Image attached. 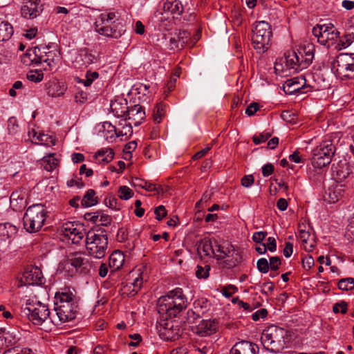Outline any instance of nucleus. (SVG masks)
Returning a JSON list of instances; mask_svg holds the SVG:
<instances>
[{"label":"nucleus","mask_w":354,"mask_h":354,"mask_svg":"<svg viewBox=\"0 0 354 354\" xmlns=\"http://www.w3.org/2000/svg\"><path fill=\"white\" fill-rule=\"evenodd\" d=\"M299 238L304 244V248L306 251H311L315 245V238L311 236L309 232L306 231L299 225Z\"/></svg>","instance_id":"nucleus-26"},{"label":"nucleus","mask_w":354,"mask_h":354,"mask_svg":"<svg viewBox=\"0 0 354 354\" xmlns=\"http://www.w3.org/2000/svg\"><path fill=\"white\" fill-rule=\"evenodd\" d=\"M313 34L320 44L327 48L334 46L335 48L339 37V32L330 23L317 25L313 28Z\"/></svg>","instance_id":"nucleus-10"},{"label":"nucleus","mask_w":354,"mask_h":354,"mask_svg":"<svg viewBox=\"0 0 354 354\" xmlns=\"http://www.w3.org/2000/svg\"><path fill=\"white\" fill-rule=\"evenodd\" d=\"M132 132L133 130L131 125L124 124V125H122V129L118 127V134H117V137L131 136Z\"/></svg>","instance_id":"nucleus-55"},{"label":"nucleus","mask_w":354,"mask_h":354,"mask_svg":"<svg viewBox=\"0 0 354 354\" xmlns=\"http://www.w3.org/2000/svg\"><path fill=\"white\" fill-rule=\"evenodd\" d=\"M353 40L354 37L352 35H344L342 39L339 37L338 43L335 45V49L342 50L343 48H346L353 42Z\"/></svg>","instance_id":"nucleus-40"},{"label":"nucleus","mask_w":354,"mask_h":354,"mask_svg":"<svg viewBox=\"0 0 354 354\" xmlns=\"http://www.w3.org/2000/svg\"><path fill=\"white\" fill-rule=\"evenodd\" d=\"M187 298L183 290L176 288L158 299V310L160 314H166L169 317H174L187 307Z\"/></svg>","instance_id":"nucleus-4"},{"label":"nucleus","mask_w":354,"mask_h":354,"mask_svg":"<svg viewBox=\"0 0 354 354\" xmlns=\"http://www.w3.org/2000/svg\"><path fill=\"white\" fill-rule=\"evenodd\" d=\"M95 30L101 35L114 39L120 38L125 32L123 19L114 11L101 13L95 22Z\"/></svg>","instance_id":"nucleus-3"},{"label":"nucleus","mask_w":354,"mask_h":354,"mask_svg":"<svg viewBox=\"0 0 354 354\" xmlns=\"http://www.w3.org/2000/svg\"><path fill=\"white\" fill-rule=\"evenodd\" d=\"M10 205L14 209H21L25 201H24V193L21 190L14 191L10 196Z\"/></svg>","instance_id":"nucleus-30"},{"label":"nucleus","mask_w":354,"mask_h":354,"mask_svg":"<svg viewBox=\"0 0 354 354\" xmlns=\"http://www.w3.org/2000/svg\"><path fill=\"white\" fill-rule=\"evenodd\" d=\"M12 34V26L8 21H0V42L8 40Z\"/></svg>","instance_id":"nucleus-32"},{"label":"nucleus","mask_w":354,"mask_h":354,"mask_svg":"<svg viewBox=\"0 0 354 354\" xmlns=\"http://www.w3.org/2000/svg\"><path fill=\"white\" fill-rule=\"evenodd\" d=\"M114 156V152L111 148L102 149L94 156L99 163H108L111 162Z\"/></svg>","instance_id":"nucleus-31"},{"label":"nucleus","mask_w":354,"mask_h":354,"mask_svg":"<svg viewBox=\"0 0 354 354\" xmlns=\"http://www.w3.org/2000/svg\"><path fill=\"white\" fill-rule=\"evenodd\" d=\"M281 265V260L279 257H272L269 259V267L272 271L279 270Z\"/></svg>","instance_id":"nucleus-54"},{"label":"nucleus","mask_w":354,"mask_h":354,"mask_svg":"<svg viewBox=\"0 0 354 354\" xmlns=\"http://www.w3.org/2000/svg\"><path fill=\"white\" fill-rule=\"evenodd\" d=\"M44 78V75L41 71H31L27 74V79L31 82H39Z\"/></svg>","instance_id":"nucleus-50"},{"label":"nucleus","mask_w":354,"mask_h":354,"mask_svg":"<svg viewBox=\"0 0 354 354\" xmlns=\"http://www.w3.org/2000/svg\"><path fill=\"white\" fill-rule=\"evenodd\" d=\"M112 218L106 214H101L98 218V224L103 226H107L111 224Z\"/></svg>","instance_id":"nucleus-64"},{"label":"nucleus","mask_w":354,"mask_h":354,"mask_svg":"<svg viewBox=\"0 0 354 354\" xmlns=\"http://www.w3.org/2000/svg\"><path fill=\"white\" fill-rule=\"evenodd\" d=\"M338 288L342 290H353L354 279L352 277L341 279L338 282Z\"/></svg>","instance_id":"nucleus-43"},{"label":"nucleus","mask_w":354,"mask_h":354,"mask_svg":"<svg viewBox=\"0 0 354 354\" xmlns=\"http://www.w3.org/2000/svg\"><path fill=\"white\" fill-rule=\"evenodd\" d=\"M285 64L288 69L293 70L294 72L301 71V59L295 51H288L284 54Z\"/></svg>","instance_id":"nucleus-20"},{"label":"nucleus","mask_w":354,"mask_h":354,"mask_svg":"<svg viewBox=\"0 0 354 354\" xmlns=\"http://www.w3.org/2000/svg\"><path fill=\"white\" fill-rule=\"evenodd\" d=\"M17 229L15 226L9 223L0 224V240L6 241L14 237L17 234Z\"/></svg>","instance_id":"nucleus-28"},{"label":"nucleus","mask_w":354,"mask_h":354,"mask_svg":"<svg viewBox=\"0 0 354 354\" xmlns=\"http://www.w3.org/2000/svg\"><path fill=\"white\" fill-rule=\"evenodd\" d=\"M43 10L41 0H28L21 8V15L26 19H34Z\"/></svg>","instance_id":"nucleus-17"},{"label":"nucleus","mask_w":354,"mask_h":354,"mask_svg":"<svg viewBox=\"0 0 354 354\" xmlns=\"http://www.w3.org/2000/svg\"><path fill=\"white\" fill-rule=\"evenodd\" d=\"M47 211L44 205L34 204L26 209L24 217V227L26 232L35 233L39 231L44 225Z\"/></svg>","instance_id":"nucleus-7"},{"label":"nucleus","mask_w":354,"mask_h":354,"mask_svg":"<svg viewBox=\"0 0 354 354\" xmlns=\"http://www.w3.org/2000/svg\"><path fill=\"white\" fill-rule=\"evenodd\" d=\"M133 196V191L127 186H120L118 189V197L122 200H128Z\"/></svg>","instance_id":"nucleus-47"},{"label":"nucleus","mask_w":354,"mask_h":354,"mask_svg":"<svg viewBox=\"0 0 354 354\" xmlns=\"http://www.w3.org/2000/svg\"><path fill=\"white\" fill-rule=\"evenodd\" d=\"M64 89L62 88L59 83H53L48 88V94L51 97H58L64 94Z\"/></svg>","instance_id":"nucleus-44"},{"label":"nucleus","mask_w":354,"mask_h":354,"mask_svg":"<svg viewBox=\"0 0 354 354\" xmlns=\"http://www.w3.org/2000/svg\"><path fill=\"white\" fill-rule=\"evenodd\" d=\"M260 105L257 102L251 103L246 109L245 113L248 116H252L254 115L258 110H259Z\"/></svg>","instance_id":"nucleus-59"},{"label":"nucleus","mask_w":354,"mask_h":354,"mask_svg":"<svg viewBox=\"0 0 354 354\" xmlns=\"http://www.w3.org/2000/svg\"><path fill=\"white\" fill-rule=\"evenodd\" d=\"M257 267L261 273H267L269 271V262L266 258H261L257 261Z\"/></svg>","instance_id":"nucleus-51"},{"label":"nucleus","mask_w":354,"mask_h":354,"mask_svg":"<svg viewBox=\"0 0 354 354\" xmlns=\"http://www.w3.org/2000/svg\"><path fill=\"white\" fill-rule=\"evenodd\" d=\"M207 300H196L194 303V310L191 313L193 315H196L197 317H200L207 310Z\"/></svg>","instance_id":"nucleus-35"},{"label":"nucleus","mask_w":354,"mask_h":354,"mask_svg":"<svg viewBox=\"0 0 354 354\" xmlns=\"http://www.w3.org/2000/svg\"><path fill=\"white\" fill-rule=\"evenodd\" d=\"M99 77V74L97 72L88 71L86 74V79H80V77H75V80L77 83H82L84 86H89L94 80Z\"/></svg>","instance_id":"nucleus-42"},{"label":"nucleus","mask_w":354,"mask_h":354,"mask_svg":"<svg viewBox=\"0 0 354 354\" xmlns=\"http://www.w3.org/2000/svg\"><path fill=\"white\" fill-rule=\"evenodd\" d=\"M97 197L95 196V190L90 189H88L83 198L82 199L81 203L84 207H91L97 203Z\"/></svg>","instance_id":"nucleus-33"},{"label":"nucleus","mask_w":354,"mask_h":354,"mask_svg":"<svg viewBox=\"0 0 354 354\" xmlns=\"http://www.w3.org/2000/svg\"><path fill=\"white\" fill-rule=\"evenodd\" d=\"M40 47L28 49L21 58V62L26 66L39 64Z\"/></svg>","instance_id":"nucleus-24"},{"label":"nucleus","mask_w":354,"mask_h":354,"mask_svg":"<svg viewBox=\"0 0 354 354\" xmlns=\"http://www.w3.org/2000/svg\"><path fill=\"white\" fill-rule=\"evenodd\" d=\"M124 257L120 252H113L109 257V266L114 270H118L123 264Z\"/></svg>","instance_id":"nucleus-34"},{"label":"nucleus","mask_w":354,"mask_h":354,"mask_svg":"<svg viewBox=\"0 0 354 354\" xmlns=\"http://www.w3.org/2000/svg\"><path fill=\"white\" fill-rule=\"evenodd\" d=\"M154 213L156 214V218L158 221L162 220L167 215V211L163 205L157 207L155 209Z\"/></svg>","instance_id":"nucleus-60"},{"label":"nucleus","mask_w":354,"mask_h":354,"mask_svg":"<svg viewBox=\"0 0 354 354\" xmlns=\"http://www.w3.org/2000/svg\"><path fill=\"white\" fill-rule=\"evenodd\" d=\"M74 292V290L66 288L55 295L54 310L58 320L62 323L71 321L75 318L77 301Z\"/></svg>","instance_id":"nucleus-2"},{"label":"nucleus","mask_w":354,"mask_h":354,"mask_svg":"<svg viewBox=\"0 0 354 354\" xmlns=\"http://www.w3.org/2000/svg\"><path fill=\"white\" fill-rule=\"evenodd\" d=\"M33 139L37 140V143L41 145H48L50 142H51L53 145H55V142H53L52 138L47 134L41 133H38L33 131Z\"/></svg>","instance_id":"nucleus-45"},{"label":"nucleus","mask_w":354,"mask_h":354,"mask_svg":"<svg viewBox=\"0 0 354 354\" xmlns=\"http://www.w3.org/2000/svg\"><path fill=\"white\" fill-rule=\"evenodd\" d=\"M160 335L165 340L174 341L180 336V328L177 326L174 327V324L170 326L169 323H167L163 330H161Z\"/></svg>","instance_id":"nucleus-25"},{"label":"nucleus","mask_w":354,"mask_h":354,"mask_svg":"<svg viewBox=\"0 0 354 354\" xmlns=\"http://www.w3.org/2000/svg\"><path fill=\"white\" fill-rule=\"evenodd\" d=\"M92 268V262L85 252L68 253L59 263L58 269L73 276L76 273L87 274Z\"/></svg>","instance_id":"nucleus-5"},{"label":"nucleus","mask_w":354,"mask_h":354,"mask_svg":"<svg viewBox=\"0 0 354 354\" xmlns=\"http://www.w3.org/2000/svg\"><path fill=\"white\" fill-rule=\"evenodd\" d=\"M143 283V279L141 273H138L132 282L127 283L124 288L129 292L128 295L134 296L140 290Z\"/></svg>","instance_id":"nucleus-29"},{"label":"nucleus","mask_w":354,"mask_h":354,"mask_svg":"<svg viewBox=\"0 0 354 354\" xmlns=\"http://www.w3.org/2000/svg\"><path fill=\"white\" fill-rule=\"evenodd\" d=\"M197 252L202 258L214 257L218 260L226 259L223 263L227 268H232L241 261V256L231 245L227 247L220 245L215 239H203L199 242Z\"/></svg>","instance_id":"nucleus-1"},{"label":"nucleus","mask_w":354,"mask_h":354,"mask_svg":"<svg viewBox=\"0 0 354 354\" xmlns=\"http://www.w3.org/2000/svg\"><path fill=\"white\" fill-rule=\"evenodd\" d=\"M178 35L177 32L175 33L174 36L171 37L169 39V46L171 49H179L183 48V46L180 41H178Z\"/></svg>","instance_id":"nucleus-58"},{"label":"nucleus","mask_w":354,"mask_h":354,"mask_svg":"<svg viewBox=\"0 0 354 354\" xmlns=\"http://www.w3.org/2000/svg\"><path fill=\"white\" fill-rule=\"evenodd\" d=\"M271 133L269 132H263L261 133L259 136H254L252 138V140L254 144L259 145L262 142H266L270 137H271Z\"/></svg>","instance_id":"nucleus-56"},{"label":"nucleus","mask_w":354,"mask_h":354,"mask_svg":"<svg viewBox=\"0 0 354 354\" xmlns=\"http://www.w3.org/2000/svg\"><path fill=\"white\" fill-rule=\"evenodd\" d=\"M165 114V105L162 102L156 104L153 109V121L158 124L160 123Z\"/></svg>","instance_id":"nucleus-38"},{"label":"nucleus","mask_w":354,"mask_h":354,"mask_svg":"<svg viewBox=\"0 0 354 354\" xmlns=\"http://www.w3.org/2000/svg\"><path fill=\"white\" fill-rule=\"evenodd\" d=\"M178 35V41H180L183 46L184 47V46L187 44L189 38H190V33L188 32L186 30H179L178 32H177Z\"/></svg>","instance_id":"nucleus-57"},{"label":"nucleus","mask_w":354,"mask_h":354,"mask_svg":"<svg viewBox=\"0 0 354 354\" xmlns=\"http://www.w3.org/2000/svg\"><path fill=\"white\" fill-rule=\"evenodd\" d=\"M257 344L250 341L242 340L236 342L230 349V354H258Z\"/></svg>","instance_id":"nucleus-19"},{"label":"nucleus","mask_w":354,"mask_h":354,"mask_svg":"<svg viewBox=\"0 0 354 354\" xmlns=\"http://www.w3.org/2000/svg\"><path fill=\"white\" fill-rule=\"evenodd\" d=\"M62 234L64 241H71L73 244H78L84 238V232L82 226L72 222L63 224Z\"/></svg>","instance_id":"nucleus-13"},{"label":"nucleus","mask_w":354,"mask_h":354,"mask_svg":"<svg viewBox=\"0 0 354 354\" xmlns=\"http://www.w3.org/2000/svg\"><path fill=\"white\" fill-rule=\"evenodd\" d=\"M24 312L28 315V319L35 325H41L48 318L50 317V311L48 307L37 301L34 304H27Z\"/></svg>","instance_id":"nucleus-12"},{"label":"nucleus","mask_w":354,"mask_h":354,"mask_svg":"<svg viewBox=\"0 0 354 354\" xmlns=\"http://www.w3.org/2000/svg\"><path fill=\"white\" fill-rule=\"evenodd\" d=\"M347 303L344 301H342L333 305V311L334 313H341L342 314H345L347 312Z\"/></svg>","instance_id":"nucleus-52"},{"label":"nucleus","mask_w":354,"mask_h":354,"mask_svg":"<svg viewBox=\"0 0 354 354\" xmlns=\"http://www.w3.org/2000/svg\"><path fill=\"white\" fill-rule=\"evenodd\" d=\"M216 328L214 320H202L196 327V333L201 336L210 335L216 332Z\"/></svg>","instance_id":"nucleus-23"},{"label":"nucleus","mask_w":354,"mask_h":354,"mask_svg":"<svg viewBox=\"0 0 354 354\" xmlns=\"http://www.w3.org/2000/svg\"><path fill=\"white\" fill-rule=\"evenodd\" d=\"M20 286L39 285L43 283L42 272L38 267H28L23 272Z\"/></svg>","instance_id":"nucleus-16"},{"label":"nucleus","mask_w":354,"mask_h":354,"mask_svg":"<svg viewBox=\"0 0 354 354\" xmlns=\"http://www.w3.org/2000/svg\"><path fill=\"white\" fill-rule=\"evenodd\" d=\"M44 162L45 163L44 168L47 171H53L58 165L59 160L55 156V154H50L47 157L44 158Z\"/></svg>","instance_id":"nucleus-41"},{"label":"nucleus","mask_w":354,"mask_h":354,"mask_svg":"<svg viewBox=\"0 0 354 354\" xmlns=\"http://www.w3.org/2000/svg\"><path fill=\"white\" fill-rule=\"evenodd\" d=\"M103 128L104 133V136L106 137V140L109 138L112 139L113 138H118V128H116L109 122H104Z\"/></svg>","instance_id":"nucleus-36"},{"label":"nucleus","mask_w":354,"mask_h":354,"mask_svg":"<svg viewBox=\"0 0 354 354\" xmlns=\"http://www.w3.org/2000/svg\"><path fill=\"white\" fill-rule=\"evenodd\" d=\"M210 266L206 265L204 268L201 266L196 267V276L198 279H207L209 275Z\"/></svg>","instance_id":"nucleus-49"},{"label":"nucleus","mask_w":354,"mask_h":354,"mask_svg":"<svg viewBox=\"0 0 354 354\" xmlns=\"http://www.w3.org/2000/svg\"><path fill=\"white\" fill-rule=\"evenodd\" d=\"M88 94L86 91H80L75 94V98L77 102L83 104L88 100Z\"/></svg>","instance_id":"nucleus-61"},{"label":"nucleus","mask_w":354,"mask_h":354,"mask_svg":"<svg viewBox=\"0 0 354 354\" xmlns=\"http://www.w3.org/2000/svg\"><path fill=\"white\" fill-rule=\"evenodd\" d=\"M272 36L271 26L268 22L261 21L256 23L252 41L257 53H263L269 49Z\"/></svg>","instance_id":"nucleus-9"},{"label":"nucleus","mask_w":354,"mask_h":354,"mask_svg":"<svg viewBox=\"0 0 354 354\" xmlns=\"http://www.w3.org/2000/svg\"><path fill=\"white\" fill-rule=\"evenodd\" d=\"M97 61V57L93 51L87 48H81L78 50L76 62H82V65L89 66Z\"/></svg>","instance_id":"nucleus-21"},{"label":"nucleus","mask_w":354,"mask_h":354,"mask_svg":"<svg viewBox=\"0 0 354 354\" xmlns=\"http://www.w3.org/2000/svg\"><path fill=\"white\" fill-rule=\"evenodd\" d=\"M49 50L47 47L40 48L39 64L43 65L44 71H51L56 68L59 62V55L53 50Z\"/></svg>","instance_id":"nucleus-15"},{"label":"nucleus","mask_w":354,"mask_h":354,"mask_svg":"<svg viewBox=\"0 0 354 354\" xmlns=\"http://www.w3.org/2000/svg\"><path fill=\"white\" fill-rule=\"evenodd\" d=\"M95 232L90 230L86 236V247L89 254L97 259H101L106 254L108 245V237L106 234L100 230Z\"/></svg>","instance_id":"nucleus-8"},{"label":"nucleus","mask_w":354,"mask_h":354,"mask_svg":"<svg viewBox=\"0 0 354 354\" xmlns=\"http://www.w3.org/2000/svg\"><path fill=\"white\" fill-rule=\"evenodd\" d=\"M331 162V158L329 156H326L325 158H322V156H317L313 154L312 158V164L315 168L322 169L328 165H329Z\"/></svg>","instance_id":"nucleus-37"},{"label":"nucleus","mask_w":354,"mask_h":354,"mask_svg":"<svg viewBox=\"0 0 354 354\" xmlns=\"http://www.w3.org/2000/svg\"><path fill=\"white\" fill-rule=\"evenodd\" d=\"M163 10L174 15H180L183 12V6L179 0H167L164 3Z\"/></svg>","instance_id":"nucleus-27"},{"label":"nucleus","mask_w":354,"mask_h":354,"mask_svg":"<svg viewBox=\"0 0 354 354\" xmlns=\"http://www.w3.org/2000/svg\"><path fill=\"white\" fill-rule=\"evenodd\" d=\"M289 340V332L274 325L265 329L261 337V341L264 348L272 353L280 352Z\"/></svg>","instance_id":"nucleus-6"},{"label":"nucleus","mask_w":354,"mask_h":354,"mask_svg":"<svg viewBox=\"0 0 354 354\" xmlns=\"http://www.w3.org/2000/svg\"><path fill=\"white\" fill-rule=\"evenodd\" d=\"M254 181V176L252 175H246L241 178V185L245 187H250Z\"/></svg>","instance_id":"nucleus-62"},{"label":"nucleus","mask_w":354,"mask_h":354,"mask_svg":"<svg viewBox=\"0 0 354 354\" xmlns=\"http://www.w3.org/2000/svg\"><path fill=\"white\" fill-rule=\"evenodd\" d=\"M336 76L342 80L351 78L349 72H354V57L348 54H340L332 65Z\"/></svg>","instance_id":"nucleus-11"},{"label":"nucleus","mask_w":354,"mask_h":354,"mask_svg":"<svg viewBox=\"0 0 354 354\" xmlns=\"http://www.w3.org/2000/svg\"><path fill=\"white\" fill-rule=\"evenodd\" d=\"M306 79L304 77H296L287 80L283 85L284 92L288 95L295 94L297 92L306 93Z\"/></svg>","instance_id":"nucleus-18"},{"label":"nucleus","mask_w":354,"mask_h":354,"mask_svg":"<svg viewBox=\"0 0 354 354\" xmlns=\"http://www.w3.org/2000/svg\"><path fill=\"white\" fill-rule=\"evenodd\" d=\"M317 148L325 154H328L329 158L332 159V156L335 153V147L331 140L323 141Z\"/></svg>","instance_id":"nucleus-39"},{"label":"nucleus","mask_w":354,"mask_h":354,"mask_svg":"<svg viewBox=\"0 0 354 354\" xmlns=\"http://www.w3.org/2000/svg\"><path fill=\"white\" fill-rule=\"evenodd\" d=\"M3 354H36L28 348L15 346L5 351Z\"/></svg>","instance_id":"nucleus-48"},{"label":"nucleus","mask_w":354,"mask_h":354,"mask_svg":"<svg viewBox=\"0 0 354 354\" xmlns=\"http://www.w3.org/2000/svg\"><path fill=\"white\" fill-rule=\"evenodd\" d=\"M133 185L135 187H141L142 189H146L148 192H153L156 189V185L144 181L141 179L136 178V181L133 182Z\"/></svg>","instance_id":"nucleus-46"},{"label":"nucleus","mask_w":354,"mask_h":354,"mask_svg":"<svg viewBox=\"0 0 354 354\" xmlns=\"http://www.w3.org/2000/svg\"><path fill=\"white\" fill-rule=\"evenodd\" d=\"M105 204L113 209H120V205L118 203V200L114 196H109L105 198Z\"/></svg>","instance_id":"nucleus-53"},{"label":"nucleus","mask_w":354,"mask_h":354,"mask_svg":"<svg viewBox=\"0 0 354 354\" xmlns=\"http://www.w3.org/2000/svg\"><path fill=\"white\" fill-rule=\"evenodd\" d=\"M315 48L313 44L308 43L301 49L299 54L301 55V67L307 68L313 62Z\"/></svg>","instance_id":"nucleus-22"},{"label":"nucleus","mask_w":354,"mask_h":354,"mask_svg":"<svg viewBox=\"0 0 354 354\" xmlns=\"http://www.w3.org/2000/svg\"><path fill=\"white\" fill-rule=\"evenodd\" d=\"M303 268L305 270H310L314 265V259L311 256H307L302 259Z\"/></svg>","instance_id":"nucleus-63"},{"label":"nucleus","mask_w":354,"mask_h":354,"mask_svg":"<svg viewBox=\"0 0 354 354\" xmlns=\"http://www.w3.org/2000/svg\"><path fill=\"white\" fill-rule=\"evenodd\" d=\"M116 114L118 117H124L125 120H133L135 126L140 125L146 116L145 109L141 105L136 104L129 108L127 106V103L124 104V110H122L120 113L116 111Z\"/></svg>","instance_id":"nucleus-14"}]
</instances>
